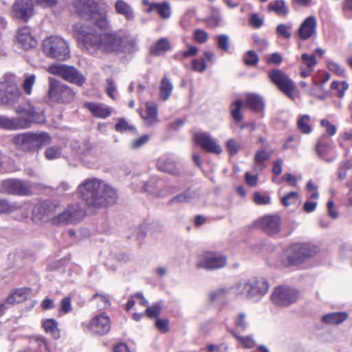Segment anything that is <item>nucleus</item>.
<instances>
[{
	"instance_id": "obj_1",
	"label": "nucleus",
	"mask_w": 352,
	"mask_h": 352,
	"mask_svg": "<svg viewBox=\"0 0 352 352\" xmlns=\"http://www.w3.org/2000/svg\"><path fill=\"white\" fill-rule=\"evenodd\" d=\"M77 192L87 207L91 209L107 208L115 204L118 200L116 189L97 178L84 180L78 186Z\"/></svg>"
},
{
	"instance_id": "obj_2",
	"label": "nucleus",
	"mask_w": 352,
	"mask_h": 352,
	"mask_svg": "<svg viewBox=\"0 0 352 352\" xmlns=\"http://www.w3.org/2000/svg\"><path fill=\"white\" fill-rule=\"evenodd\" d=\"M108 28L101 30L98 27L85 25L78 30V39L90 52L120 53L122 34L118 32H106Z\"/></svg>"
},
{
	"instance_id": "obj_3",
	"label": "nucleus",
	"mask_w": 352,
	"mask_h": 352,
	"mask_svg": "<svg viewBox=\"0 0 352 352\" xmlns=\"http://www.w3.org/2000/svg\"><path fill=\"white\" fill-rule=\"evenodd\" d=\"M73 6L80 17L90 21V24L84 26L98 27L101 30L109 26L106 14L99 12L98 3L94 0H74Z\"/></svg>"
},
{
	"instance_id": "obj_4",
	"label": "nucleus",
	"mask_w": 352,
	"mask_h": 352,
	"mask_svg": "<svg viewBox=\"0 0 352 352\" xmlns=\"http://www.w3.org/2000/svg\"><path fill=\"white\" fill-rule=\"evenodd\" d=\"M19 79L13 74H6L0 80V104L14 106L20 100L21 91L18 86Z\"/></svg>"
},
{
	"instance_id": "obj_5",
	"label": "nucleus",
	"mask_w": 352,
	"mask_h": 352,
	"mask_svg": "<svg viewBox=\"0 0 352 352\" xmlns=\"http://www.w3.org/2000/svg\"><path fill=\"white\" fill-rule=\"evenodd\" d=\"M42 45L44 54L50 58L65 60L69 57V45L60 36H49L43 40Z\"/></svg>"
},
{
	"instance_id": "obj_6",
	"label": "nucleus",
	"mask_w": 352,
	"mask_h": 352,
	"mask_svg": "<svg viewBox=\"0 0 352 352\" xmlns=\"http://www.w3.org/2000/svg\"><path fill=\"white\" fill-rule=\"evenodd\" d=\"M85 214V210L78 204L69 206L63 211L58 212L52 218L51 224L57 226L76 223L82 219Z\"/></svg>"
},
{
	"instance_id": "obj_7",
	"label": "nucleus",
	"mask_w": 352,
	"mask_h": 352,
	"mask_svg": "<svg viewBox=\"0 0 352 352\" xmlns=\"http://www.w3.org/2000/svg\"><path fill=\"white\" fill-rule=\"evenodd\" d=\"M48 97L57 103H69L74 99V92L67 85L54 78L50 77Z\"/></svg>"
},
{
	"instance_id": "obj_8",
	"label": "nucleus",
	"mask_w": 352,
	"mask_h": 352,
	"mask_svg": "<svg viewBox=\"0 0 352 352\" xmlns=\"http://www.w3.org/2000/svg\"><path fill=\"white\" fill-rule=\"evenodd\" d=\"M48 72L79 86L83 85L85 82L84 76L72 66L60 63L54 64L48 67Z\"/></svg>"
},
{
	"instance_id": "obj_9",
	"label": "nucleus",
	"mask_w": 352,
	"mask_h": 352,
	"mask_svg": "<svg viewBox=\"0 0 352 352\" xmlns=\"http://www.w3.org/2000/svg\"><path fill=\"white\" fill-rule=\"evenodd\" d=\"M316 253L314 246L309 243H295L288 250L287 256L288 265H296Z\"/></svg>"
},
{
	"instance_id": "obj_10",
	"label": "nucleus",
	"mask_w": 352,
	"mask_h": 352,
	"mask_svg": "<svg viewBox=\"0 0 352 352\" xmlns=\"http://www.w3.org/2000/svg\"><path fill=\"white\" fill-rule=\"evenodd\" d=\"M226 264L225 256L215 252H206L198 256L195 266L197 269L214 270L224 267Z\"/></svg>"
},
{
	"instance_id": "obj_11",
	"label": "nucleus",
	"mask_w": 352,
	"mask_h": 352,
	"mask_svg": "<svg viewBox=\"0 0 352 352\" xmlns=\"http://www.w3.org/2000/svg\"><path fill=\"white\" fill-rule=\"evenodd\" d=\"M268 78L282 92L290 98H294L295 85L283 71L279 69H272L268 72Z\"/></svg>"
},
{
	"instance_id": "obj_12",
	"label": "nucleus",
	"mask_w": 352,
	"mask_h": 352,
	"mask_svg": "<svg viewBox=\"0 0 352 352\" xmlns=\"http://www.w3.org/2000/svg\"><path fill=\"white\" fill-rule=\"evenodd\" d=\"M298 292L290 287L280 286L275 288L271 295L272 301L278 307H287L296 302Z\"/></svg>"
},
{
	"instance_id": "obj_13",
	"label": "nucleus",
	"mask_w": 352,
	"mask_h": 352,
	"mask_svg": "<svg viewBox=\"0 0 352 352\" xmlns=\"http://www.w3.org/2000/svg\"><path fill=\"white\" fill-rule=\"evenodd\" d=\"M23 151H36L43 145L51 142L50 136L46 133H23Z\"/></svg>"
},
{
	"instance_id": "obj_14",
	"label": "nucleus",
	"mask_w": 352,
	"mask_h": 352,
	"mask_svg": "<svg viewBox=\"0 0 352 352\" xmlns=\"http://www.w3.org/2000/svg\"><path fill=\"white\" fill-rule=\"evenodd\" d=\"M59 204L50 201L38 203L34 206L32 214L39 220L51 223L52 218L58 212Z\"/></svg>"
},
{
	"instance_id": "obj_15",
	"label": "nucleus",
	"mask_w": 352,
	"mask_h": 352,
	"mask_svg": "<svg viewBox=\"0 0 352 352\" xmlns=\"http://www.w3.org/2000/svg\"><path fill=\"white\" fill-rule=\"evenodd\" d=\"M45 121L43 111L34 106L30 101L23 103V129L30 127L32 124H38Z\"/></svg>"
},
{
	"instance_id": "obj_16",
	"label": "nucleus",
	"mask_w": 352,
	"mask_h": 352,
	"mask_svg": "<svg viewBox=\"0 0 352 352\" xmlns=\"http://www.w3.org/2000/svg\"><path fill=\"white\" fill-rule=\"evenodd\" d=\"M194 140L197 144L207 152L220 154L222 152L221 146L208 133H197L194 135Z\"/></svg>"
},
{
	"instance_id": "obj_17",
	"label": "nucleus",
	"mask_w": 352,
	"mask_h": 352,
	"mask_svg": "<svg viewBox=\"0 0 352 352\" xmlns=\"http://www.w3.org/2000/svg\"><path fill=\"white\" fill-rule=\"evenodd\" d=\"M110 327V319L104 314L94 317L89 324L90 330L98 336H103L108 333Z\"/></svg>"
},
{
	"instance_id": "obj_18",
	"label": "nucleus",
	"mask_w": 352,
	"mask_h": 352,
	"mask_svg": "<svg viewBox=\"0 0 352 352\" xmlns=\"http://www.w3.org/2000/svg\"><path fill=\"white\" fill-rule=\"evenodd\" d=\"M249 286H250V299L263 296L267 293L269 288V284L264 278L250 279Z\"/></svg>"
},
{
	"instance_id": "obj_19",
	"label": "nucleus",
	"mask_w": 352,
	"mask_h": 352,
	"mask_svg": "<svg viewBox=\"0 0 352 352\" xmlns=\"http://www.w3.org/2000/svg\"><path fill=\"white\" fill-rule=\"evenodd\" d=\"M316 19L314 16L307 17L300 25L298 34L301 39L307 40L316 33Z\"/></svg>"
},
{
	"instance_id": "obj_20",
	"label": "nucleus",
	"mask_w": 352,
	"mask_h": 352,
	"mask_svg": "<svg viewBox=\"0 0 352 352\" xmlns=\"http://www.w3.org/2000/svg\"><path fill=\"white\" fill-rule=\"evenodd\" d=\"M280 217L276 215H267L258 220L260 226L269 234H275L280 230Z\"/></svg>"
},
{
	"instance_id": "obj_21",
	"label": "nucleus",
	"mask_w": 352,
	"mask_h": 352,
	"mask_svg": "<svg viewBox=\"0 0 352 352\" xmlns=\"http://www.w3.org/2000/svg\"><path fill=\"white\" fill-rule=\"evenodd\" d=\"M122 40L120 53L133 54L136 52L138 47L137 36L128 32L122 34Z\"/></svg>"
},
{
	"instance_id": "obj_22",
	"label": "nucleus",
	"mask_w": 352,
	"mask_h": 352,
	"mask_svg": "<svg viewBox=\"0 0 352 352\" xmlns=\"http://www.w3.org/2000/svg\"><path fill=\"white\" fill-rule=\"evenodd\" d=\"M114 8L118 14L122 15L126 21H133L135 19L133 9L124 0H117L114 3Z\"/></svg>"
},
{
	"instance_id": "obj_23",
	"label": "nucleus",
	"mask_w": 352,
	"mask_h": 352,
	"mask_svg": "<svg viewBox=\"0 0 352 352\" xmlns=\"http://www.w3.org/2000/svg\"><path fill=\"white\" fill-rule=\"evenodd\" d=\"M2 190L8 194L21 195L22 193V182L19 179H10L3 181Z\"/></svg>"
},
{
	"instance_id": "obj_24",
	"label": "nucleus",
	"mask_w": 352,
	"mask_h": 352,
	"mask_svg": "<svg viewBox=\"0 0 352 352\" xmlns=\"http://www.w3.org/2000/svg\"><path fill=\"white\" fill-rule=\"evenodd\" d=\"M171 48V44L166 38H161L157 40L150 47V53L153 56H161L169 51Z\"/></svg>"
},
{
	"instance_id": "obj_25",
	"label": "nucleus",
	"mask_w": 352,
	"mask_h": 352,
	"mask_svg": "<svg viewBox=\"0 0 352 352\" xmlns=\"http://www.w3.org/2000/svg\"><path fill=\"white\" fill-rule=\"evenodd\" d=\"M157 168L164 173L170 174L174 176L180 175L179 168L175 163L168 159H162L158 160L157 164Z\"/></svg>"
},
{
	"instance_id": "obj_26",
	"label": "nucleus",
	"mask_w": 352,
	"mask_h": 352,
	"mask_svg": "<svg viewBox=\"0 0 352 352\" xmlns=\"http://www.w3.org/2000/svg\"><path fill=\"white\" fill-rule=\"evenodd\" d=\"M347 318L346 312H333L324 315L322 321L327 324L336 325L345 321Z\"/></svg>"
},
{
	"instance_id": "obj_27",
	"label": "nucleus",
	"mask_w": 352,
	"mask_h": 352,
	"mask_svg": "<svg viewBox=\"0 0 352 352\" xmlns=\"http://www.w3.org/2000/svg\"><path fill=\"white\" fill-rule=\"evenodd\" d=\"M245 104L255 111H262L264 108V102L262 98L256 94H248L245 98Z\"/></svg>"
},
{
	"instance_id": "obj_28",
	"label": "nucleus",
	"mask_w": 352,
	"mask_h": 352,
	"mask_svg": "<svg viewBox=\"0 0 352 352\" xmlns=\"http://www.w3.org/2000/svg\"><path fill=\"white\" fill-rule=\"evenodd\" d=\"M153 10H156L159 15L163 19H168L171 14L170 4L167 1H164L160 3H151L148 9V12H151Z\"/></svg>"
},
{
	"instance_id": "obj_29",
	"label": "nucleus",
	"mask_w": 352,
	"mask_h": 352,
	"mask_svg": "<svg viewBox=\"0 0 352 352\" xmlns=\"http://www.w3.org/2000/svg\"><path fill=\"white\" fill-rule=\"evenodd\" d=\"M38 42L28 26L23 25V50H29L37 46Z\"/></svg>"
},
{
	"instance_id": "obj_30",
	"label": "nucleus",
	"mask_w": 352,
	"mask_h": 352,
	"mask_svg": "<svg viewBox=\"0 0 352 352\" xmlns=\"http://www.w3.org/2000/svg\"><path fill=\"white\" fill-rule=\"evenodd\" d=\"M231 288L234 290V293L236 296L245 299H250L249 280H241Z\"/></svg>"
},
{
	"instance_id": "obj_31",
	"label": "nucleus",
	"mask_w": 352,
	"mask_h": 352,
	"mask_svg": "<svg viewBox=\"0 0 352 352\" xmlns=\"http://www.w3.org/2000/svg\"><path fill=\"white\" fill-rule=\"evenodd\" d=\"M146 109L145 114L142 115L147 125L151 126L156 123L157 120V111L155 104L153 103H146Z\"/></svg>"
},
{
	"instance_id": "obj_32",
	"label": "nucleus",
	"mask_w": 352,
	"mask_h": 352,
	"mask_svg": "<svg viewBox=\"0 0 352 352\" xmlns=\"http://www.w3.org/2000/svg\"><path fill=\"white\" fill-rule=\"evenodd\" d=\"M87 107L95 116L99 118H105L111 114L110 109L103 104L88 103Z\"/></svg>"
},
{
	"instance_id": "obj_33",
	"label": "nucleus",
	"mask_w": 352,
	"mask_h": 352,
	"mask_svg": "<svg viewBox=\"0 0 352 352\" xmlns=\"http://www.w3.org/2000/svg\"><path fill=\"white\" fill-rule=\"evenodd\" d=\"M173 89V87L170 80L166 77H164L161 80L160 87V98L164 101L167 100L172 94Z\"/></svg>"
},
{
	"instance_id": "obj_34",
	"label": "nucleus",
	"mask_w": 352,
	"mask_h": 352,
	"mask_svg": "<svg viewBox=\"0 0 352 352\" xmlns=\"http://www.w3.org/2000/svg\"><path fill=\"white\" fill-rule=\"evenodd\" d=\"M268 10L275 12L278 15L285 16L288 13V8L283 0H276L270 3Z\"/></svg>"
},
{
	"instance_id": "obj_35",
	"label": "nucleus",
	"mask_w": 352,
	"mask_h": 352,
	"mask_svg": "<svg viewBox=\"0 0 352 352\" xmlns=\"http://www.w3.org/2000/svg\"><path fill=\"white\" fill-rule=\"evenodd\" d=\"M198 197V195L196 191H191L190 190H187L185 192L181 193L180 195L175 196L173 197L170 202V203H186L190 202V201L196 199Z\"/></svg>"
},
{
	"instance_id": "obj_36",
	"label": "nucleus",
	"mask_w": 352,
	"mask_h": 352,
	"mask_svg": "<svg viewBox=\"0 0 352 352\" xmlns=\"http://www.w3.org/2000/svg\"><path fill=\"white\" fill-rule=\"evenodd\" d=\"M43 327L47 333H50L55 339L60 338V333L56 322L53 319H47L43 323Z\"/></svg>"
},
{
	"instance_id": "obj_37",
	"label": "nucleus",
	"mask_w": 352,
	"mask_h": 352,
	"mask_svg": "<svg viewBox=\"0 0 352 352\" xmlns=\"http://www.w3.org/2000/svg\"><path fill=\"white\" fill-rule=\"evenodd\" d=\"M226 147L230 155H235L242 149L243 145L235 139H230L226 143Z\"/></svg>"
},
{
	"instance_id": "obj_38",
	"label": "nucleus",
	"mask_w": 352,
	"mask_h": 352,
	"mask_svg": "<svg viewBox=\"0 0 352 352\" xmlns=\"http://www.w3.org/2000/svg\"><path fill=\"white\" fill-rule=\"evenodd\" d=\"M22 301V289L18 288L11 291L6 298V302L14 305Z\"/></svg>"
},
{
	"instance_id": "obj_39",
	"label": "nucleus",
	"mask_w": 352,
	"mask_h": 352,
	"mask_svg": "<svg viewBox=\"0 0 352 352\" xmlns=\"http://www.w3.org/2000/svg\"><path fill=\"white\" fill-rule=\"evenodd\" d=\"M309 121L310 117L308 115H303L298 119L297 125L302 133H309L311 132V127L309 124Z\"/></svg>"
},
{
	"instance_id": "obj_40",
	"label": "nucleus",
	"mask_w": 352,
	"mask_h": 352,
	"mask_svg": "<svg viewBox=\"0 0 352 352\" xmlns=\"http://www.w3.org/2000/svg\"><path fill=\"white\" fill-rule=\"evenodd\" d=\"M243 102L240 100H236L232 105V115L236 122H241L243 119L242 114L241 113V107Z\"/></svg>"
},
{
	"instance_id": "obj_41",
	"label": "nucleus",
	"mask_w": 352,
	"mask_h": 352,
	"mask_svg": "<svg viewBox=\"0 0 352 352\" xmlns=\"http://www.w3.org/2000/svg\"><path fill=\"white\" fill-rule=\"evenodd\" d=\"M20 208V205L9 203L6 200L0 199V213L12 212Z\"/></svg>"
},
{
	"instance_id": "obj_42",
	"label": "nucleus",
	"mask_w": 352,
	"mask_h": 352,
	"mask_svg": "<svg viewBox=\"0 0 352 352\" xmlns=\"http://www.w3.org/2000/svg\"><path fill=\"white\" fill-rule=\"evenodd\" d=\"M35 81L36 76L34 74L25 76V78L23 80V92L28 95L31 94L32 86L34 85Z\"/></svg>"
},
{
	"instance_id": "obj_43",
	"label": "nucleus",
	"mask_w": 352,
	"mask_h": 352,
	"mask_svg": "<svg viewBox=\"0 0 352 352\" xmlns=\"http://www.w3.org/2000/svg\"><path fill=\"white\" fill-rule=\"evenodd\" d=\"M45 155L46 158L50 160L58 158L61 155V148L58 146H51L46 149Z\"/></svg>"
},
{
	"instance_id": "obj_44",
	"label": "nucleus",
	"mask_w": 352,
	"mask_h": 352,
	"mask_svg": "<svg viewBox=\"0 0 352 352\" xmlns=\"http://www.w3.org/2000/svg\"><path fill=\"white\" fill-rule=\"evenodd\" d=\"M259 58L258 55L253 50H249L244 56V62L247 65L255 66L258 63Z\"/></svg>"
},
{
	"instance_id": "obj_45",
	"label": "nucleus",
	"mask_w": 352,
	"mask_h": 352,
	"mask_svg": "<svg viewBox=\"0 0 352 352\" xmlns=\"http://www.w3.org/2000/svg\"><path fill=\"white\" fill-rule=\"evenodd\" d=\"M298 194L296 192H290L283 196L281 199V203L284 206H288L297 202Z\"/></svg>"
},
{
	"instance_id": "obj_46",
	"label": "nucleus",
	"mask_w": 352,
	"mask_h": 352,
	"mask_svg": "<svg viewBox=\"0 0 352 352\" xmlns=\"http://www.w3.org/2000/svg\"><path fill=\"white\" fill-rule=\"evenodd\" d=\"M231 287L226 288L221 287L210 293V300L211 302H214L217 299L226 296L230 290Z\"/></svg>"
},
{
	"instance_id": "obj_47",
	"label": "nucleus",
	"mask_w": 352,
	"mask_h": 352,
	"mask_svg": "<svg viewBox=\"0 0 352 352\" xmlns=\"http://www.w3.org/2000/svg\"><path fill=\"white\" fill-rule=\"evenodd\" d=\"M33 1L32 0H23V22L26 21L33 14Z\"/></svg>"
},
{
	"instance_id": "obj_48",
	"label": "nucleus",
	"mask_w": 352,
	"mask_h": 352,
	"mask_svg": "<svg viewBox=\"0 0 352 352\" xmlns=\"http://www.w3.org/2000/svg\"><path fill=\"white\" fill-rule=\"evenodd\" d=\"M233 336L241 342V344L245 347L248 349L253 348L255 346V342L252 339V338L250 336L242 337L236 335L235 333L232 332Z\"/></svg>"
},
{
	"instance_id": "obj_49",
	"label": "nucleus",
	"mask_w": 352,
	"mask_h": 352,
	"mask_svg": "<svg viewBox=\"0 0 352 352\" xmlns=\"http://www.w3.org/2000/svg\"><path fill=\"white\" fill-rule=\"evenodd\" d=\"M292 28L291 25L279 24L276 27V33L285 38H289L292 35L290 32Z\"/></svg>"
},
{
	"instance_id": "obj_50",
	"label": "nucleus",
	"mask_w": 352,
	"mask_h": 352,
	"mask_svg": "<svg viewBox=\"0 0 352 352\" xmlns=\"http://www.w3.org/2000/svg\"><path fill=\"white\" fill-rule=\"evenodd\" d=\"M271 156V154L267 153L265 150H260L258 151L255 157H254V161L258 166H259L261 168H263L261 166V163L264 161L267 160Z\"/></svg>"
},
{
	"instance_id": "obj_51",
	"label": "nucleus",
	"mask_w": 352,
	"mask_h": 352,
	"mask_svg": "<svg viewBox=\"0 0 352 352\" xmlns=\"http://www.w3.org/2000/svg\"><path fill=\"white\" fill-rule=\"evenodd\" d=\"M115 129L119 132H125L127 131H134L135 128L129 124V123L123 118L119 119L118 123L115 126Z\"/></svg>"
},
{
	"instance_id": "obj_52",
	"label": "nucleus",
	"mask_w": 352,
	"mask_h": 352,
	"mask_svg": "<svg viewBox=\"0 0 352 352\" xmlns=\"http://www.w3.org/2000/svg\"><path fill=\"white\" fill-rule=\"evenodd\" d=\"M301 59L303 63L306 65V68L308 69H313V67L317 64L314 55L309 56L307 54H302Z\"/></svg>"
},
{
	"instance_id": "obj_53",
	"label": "nucleus",
	"mask_w": 352,
	"mask_h": 352,
	"mask_svg": "<svg viewBox=\"0 0 352 352\" xmlns=\"http://www.w3.org/2000/svg\"><path fill=\"white\" fill-rule=\"evenodd\" d=\"M11 14L14 18H22V0H16L12 6Z\"/></svg>"
},
{
	"instance_id": "obj_54",
	"label": "nucleus",
	"mask_w": 352,
	"mask_h": 352,
	"mask_svg": "<svg viewBox=\"0 0 352 352\" xmlns=\"http://www.w3.org/2000/svg\"><path fill=\"white\" fill-rule=\"evenodd\" d=\"M161 309V306L155 304L146 309V314L148 318H155L160 314Z\"/></svg>"
},
{
	"instance_id": "obj_55",
	"label": "nucleus",
	"mask_w": 352,
	"mask_h": 352,
	"mask_svg": "<svg viewBox=\"0 0 352 352\" xmlns=\"http://www.w3.org/2000/svg\"><path fill=\"white\" fill-rule=\"evenodd\" d=\"M194 38L199 43H204L208 40V34L204 30L197 29L194 32Z\"/></svg>"
},
{
	"instance_id": "obj_56",
	"label": "nucleus",
	"mask_w": 352,
	"mask_h": 352,
	"mask_svg": "<svg viewBox=\"0 0 352 352\" xmlns=\"http://www.w3.org/2000/svg\"><path fill=\"white\" fill-rule=\"evenodd\" d=\"M229 38L227 35L221 34L217 37V43L219 48L224 51H227L229 49L228 43Z\"/></svg>"
},
{
	"instance_id": "obj_57",
	"label": "nucleus",
	"mask_w": 352,
	"mask_h": 352,
	"mask_svg": "<svg viewBox=\"0 0 352 352\" xmlns=\"http://www.w3.org/2000/svg\"><path fill=\"white\" fill-rule=\"evenodd\" d=\"M192 67L194 71L203 72L206 69V64L204 59H195L192 62Z\"/></svg>"
},
{
	"instance_id": "obj_58",
	"label": "nucleus",
	"mask_w": 352,
	"mask_h": 352,
	"mask_svg": "<svg viewBox=\"0 0 352 352\" xmlns=\"http://www.w3.org/2000/svg\"><path fill=\"white\" fill-rule=\"evenodd\" d=\"M22 121L21 118H10L8 124V130H16L21 127Z\"/></svg>"
},
{
	"instance_id": "obj_59",
	"label": "nucleus",
	"mask_w": 352,
	"mask_h": 352,
	"mask_svg": "<svg viewBox=\"0 0 352 352\" xmlns=\"http://www.w3.org/2000/svg\"><path fill=\"white\" fill-rule=\"evenodd\" d=\"M252 39L261 52L265 50L268 46L267 41L263 38H261L257 35H254L252 37Z\"/></svg>"
},
{
	"instance_id": "obj_60",
	"label": "nucleus",
	"mask_w": 352,
	"mask_h": 352,
	"mask_svg": "<svg viewBox=\"0 0 352 352\" xmlns=\"http://www.w3.org/2000/svg\"><path fill=\"white\" fill-rule=\"evenodd\" d=\"M71 298L67 296L62 299L60 302V310L64 313H68L72 310Z\"/></svg>"
},
{
	"instance_id": "obj_61",
	"label": "nucleus",
	"mask_w": 352,
	"mask_h": 352,
	"mask_svg": "<svg viewBox=\"0 0 352 352\" xmlns=\"http://www.w3.org/2000/svg\"><path fill=\"white\" fill-rule=\"evenodd\" d=\"M254 200L258 205L268 204L270 201V197L263 196L259 192H255L254 195Z\"/></svg>"
},
{
	"instance_id": "obj_62",
	"label": "nucleus",
	"mask_w": 352,
	"mask_h": 352,
	"mask_svg": "<svg viewBox=\"0 0 352 352\" xmlns=\"http://www.w3.org/2000/svg\"><path fill=\"white\" fill-rule=\"evenodd\" d=\"M267 64L280 65L283 61V58L278 52L273 53L267 60Z\"/></svg>"
},
{
	"instance_id": "obj_63",
	"label": "nucleus",
	"mask_w": 352,
	"mask_h": 352,
	"mask_svg": "<svg viewBox=\"0 0 352 352\" xmlns=\"http://www.w3.org/2000/svg\"><path fill=\"white\" fill-rule=\"evenodd\" d=\"M155 325L162 332L166 333L168 331V320L166 319H157Z\"/></svg>"
},
{
	"instance_id": "obj_64",
	"label": "nucleus",
	"mask_w": 352,
	"mask_h": 352,
	"mask_svg": "<svg viewBox=\"0 0 352 352\" xmlns=\"http://www.w3.org/2000/svg\"><path fill=\"white\" fill-rule=\"evenodd\" d=\"M320 124L326 128L327 133L330 135H333L336 132V126L331 124L327 120H322Z\"/></svg>"
}]
</instances>
